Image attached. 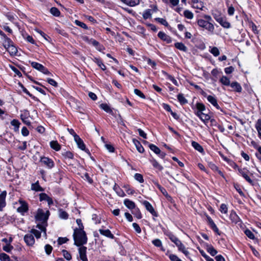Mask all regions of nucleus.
Segmentation results:
<instances>
[{
  "label": "nucleus",
  "instance_id": "obj_20",
  "mask_svg": "<svg viewBox=\"0 0 261 261\" xmlns=\"http://www.w3.org/2000/svg\"><path fill=\"white\" fill-rule=\"evenodd\" d=\"M99 232L101 235L104 236L106 237L112 239L114 238V235L111 233L109 229H99Z\"/></svg>",
  "mask_w": 261,
  "mask_h": 261
},
{
  "label": "nucleus",
  "instance_id": "obj_59",
  "mask_svg": "<svg viewBox=\"0 0 261 261\" xmlns=\"http://www.w3.org/2000/svg\"><path fill=\"white\" fill-rule=\"evenodd\" d=\"M227 206L225 204H221L220 207V211L222 213L226 214L227 213Z\"/></svg>",
  "mask_w": 261,
  "mask_h": 261
},
{
  "label": "nucleus",
  "instance_id": "obj_55",
  "mask_svg": "<svg viewBox=\"0 0 261 261\" xmlns=\"http://www.w3.org/2000/svg\"><path fill=\"white\" fill-rule=\"evenodd\" d=\"M0 260L1 261H10V258L7 254L2 253L0 254Z\"/></svg>",
  "mask_w": 261,
  "mask_h": 261
},
{
  "label": "nucleus",
  "instance_id": "obj_1",
  "mask_svg": "<svg viewBox=\"0 0 261 261\" xmlns=\"http://www.w3.org/2000/svg\"><path fill=\"white\" fill-rule=\"evenodd\" d=\"M74 244L77 246L84 245L87 243L86 232L82 229H74L73 233Z\"/></svg>",
  "mask_w": 261,
  "mask_h": 261
},
{
  "label": "nucleus",
  "instance_id": "obj_34",
  "mask_svg": "<svg viewBox=\"0 0 261 261\" xmlns=\"http://www.w3.org/2000/svg\"><path fill=\"white\" fill-rule=\"evenodd\" d=\"M192 146L195 149L198 151L199 152L201 153L203 152V149L202 147L198 143L195 141H192Z\"/></svg>",
  "mask_w": 261,
  "mask_h": 261
},
{
  "label": "nucleus",
  "instance_id": "obj_10",
  "mask_svg": "<svg viewBox=\"0 0 261 261\" xmlns=\"http://www.w3.org/2000/svg\"><path fill=\"white\" fill-rule=\"evenodd\" d=\"M24 241L29 246H33L35 243V239L32 233H27L24 236Z\"/></svg>",
  "mask_w": 261,
  "mask_h": 261
},
{
  "label": "nucleus",
  "instance_id": "obj_38",
  "mask_svg": "<svg viewBox=\"0 0 261 261\" xmlns=\"http://www.w3.org/2000/svg\"><path fill=\"white\" fill-rule=\"evenodd\" d=\"M31 66L34 68H35L40 71H41V70H42V69H43L44 66H43L42 64H41L39 63H37L36 62H32L31 63Z\"/></svg>",
  "mask_w": 261,
  "mask_h": 261
},
{
  "label": "nucleus",
  "instance_id": "obj_22",
  "mask_svg": "<svg viewBox=\"0 0 261 261\" xmlns=\"http://www.w3.org/2000/svg\"><path fill=\"white\" fill-rule=\"evenodd\" d=\"M121 1L130 7H135L140 3V0H121Z\"/></svg>",
  "mask_w": 261,
  "mask_h": 261
},
{
  "label": "nucleus",
  "instance_id": "obj_6",
  "mask_svg": "<svg viewBox=\"0 0 261 261\" xmlns=\"http://www.w3.org/2000/svg\"><path fill=\"white\" fill-rule=\"evenodd\" d=\"M4 45L11 55H15L17 54V49L10 39H7V42H4Z\"/></svg>",
  "mask_w": 261,
  "mask_h": 261
},
{
  "label": "nucleus",
  "instance_id": "obj_47",
  "mask_svg": "<svg viewBox=\"0 0 261 261\" xmlns=\"http://www.w3.org/2000/svg\"><path fill=\"white\" fill-rule=\"evenodd\" d=\"M177 99L181 105H184L188 103V100L185 98L182 94H179L177 95Z\"/></svg>",
  "mask_w": 261,
  "mask_h": 261
},
{
  "label": "nucleus",
  "instance_id": "obj_18",
  "mask_svg": "<svg viewBox=\"0 0 261 261\" xmlns=\"http://www.w3.org/2000/svg\"><path fill=\"white\" fill-rule=\"evenodd\" d=\"M164 110H165L167 112L169 113L175 120L179 119V116L175 112L172 111L171 108L168 105L164 103Z\"/></svg>",
  "mask_w": 261,
  "mask_h": 261
},
{
  "label": "nucleus",
  "instance_id": "obj_11",
  "mask_svg": "<svg viewBox=\"0 0 261 261\" xmlns=\"http://www.w3.org/2000/svg\"><path fill=\"white\" fill-rule=\"evenodd\" d=\"M216 20L225 28H229L230 24L228 22L225 18L221 16L215 17Z\"/></svg>",
  "mask_w": 261,
  "mask_h": 261
},
{
  "label": "nucleus",
  "instance_id": "obj_15",
  "mask_svg": "<svg viewBox=\"0 0 261 261\" xmlns=\"http://www.w3.org/2000/svg\"><path fill=\"white\" fill-rule=\"evenodd\" d=\"M157 7L156 6H153L152 9H149L146 10L143 13V17L145 19L149 18L152 14L157 11Z\"/></svg>",
  "mask_w": 261,
  "mask_h": 261
},
{
  "label": "nucleus",
  "instance_id": "obj_43",
  "mask_svg": "<svg viewBox=\"0 0 261 261\" xmlns=\"http://www.w3.org/2000/svg\"><path fill=\"white\" fill-rule=\"evenodd\" d=\"M149 147L150 150L153 151L155 154H159L160 153L161 150L158 147H157L155 145L150 144H149Z\"/></svg>",
  "mask_w": 261,
  "mask_h": 261
},
{
  "label": "nucleus",
  "instance_id": "obj_23",
  "mask_svg": "<svg viewBox=\"0 0 261 261\" xmlns=\"http://www.w3.org/2000/svg\"><path fill=\"white\" fill-rule=\"evenodd\" d=\"M133 142L135 146L136 147L137 150L140 153H143L144 151V149L142 145L141 144L140 142L137 140L134 139L133 140Z\"/></svg>",
  "mask_w": 261,
  "mask_h": 261
},
{
  "label": "nucleus",
  "instance_id": "obj_61",
  "mask_svg": "<svg viewBox=\"0 0 261 261\" xmlns=\"http://www.w3.org/2000/svg\"><path fill=\"white\" fill-rule=\"evenodd\" d=\"M245 233L250 239L253 240L255 238L254 234L249 229L246 230L245 231Z\"/></svg>",
  "mask_w": 261,
  "mask_h": 261
},
{
  "label": "nucleus",
  "instance_id": "obj_49",
  "mask_svg": "<svg viewBox=\"0 0 261 261\" xmlns=\"http://www.w3.org/2000/svg\"><path fill=\"white\" fill-rule=\"evenodd\" d=\"M171 261H182L177 255L173 254L166 253Z\"/></svg>",
  "mask_w": 261,
  "mask_h": 261
},
{
  "label": "nucleus",
  "instance_id": "obj_2",
  "mask_svg": "<svg viewBox=\"0 0 261 261\" xmlns=\"http://www.w3.org/2000/svg\"><path fill=\"white\" fill-rule=\"evenodd\" d=\"M204 19H199L197 20L198 25L202 28L206 29L209 32H213L214 30V26L211 22L212 21V18L211 16L205 15L203 16Z\"/></svg>",
  "mask_w": 261,
  "mask_h": 261
},
{
  "label": "nucleus",
  "instance_id": "obj_13",
  "mask_svg": "<svg viewBox=\"0 0 261 261\" xmlns=\"http://www.w3.org/2000/svg\"><path fill=\"white\" fill-rule=\"evenodd\" d=\"M75 142H76L78 147L82 150L85 151V152L90 153L89 150L86 149L85 145L83 141V140L80 138V137H76L75 139H74Z\"/></svg>",
  "mask_w": 261,
  "mask_h": 261
},
{
  "label": "nucleus",
  "instance_id": "obj_4",
  "mask_svg": "<svg viewBox=\"0 0 261 261\" xmlns=\"http://www.w3.org/2000/svg\"><path fill=\"white\" fill-rule=\"evenodd\" d=\"M234 166L235 168H238L239 174L242 176L248 183L251 185H253V181L250 177V176L253 175L252 173H251L246 168H240L236 164Z\"/></svg>",
  "mask_w": 261,
  "mask_h": 261
},
{
  "label": "nucleus",
  "instance_id": "obj_8",
  "mask_svg": "<svg viewBox=\"0 0 261 261\" xmlns=\"http://www.w3.org/2000/svg\"><path fill=\"white\" fill-rule=\"evenodd\" d=\"M40 161L49 169L53 168L55 166V164L53 160L48 157H41Z\"/></svg>",
  "mask_w": 261,
  "mask_h": 261
},
{
  "label": "nucleus",
  "instance_id": "obj_56",
  "mask_svg": "<svg viewBox=\"0 0 261 261\" xmlns=\"http://www.w3.org/2000/svg\"><path fill=\"white\" fill-rule=\"evenodd\" d=\"M62 253L64 258H66L67 260H70L71 259V255L68 251L66 250H63Z\"/></svg>",
  "mask_w": 261,
  "mask_h": 261
},
{
  "label": "nucleus",
  "instance_id": "obj_62",
  "mask_svg": "<svg viewBox=\"0 0 261 261\" xmlns=\"http://www.w3.org/2000/svg\"><path fill=\"white\" fill-rule=\"evenodd\" d=\"M45 251L47 255H49L53 250V247L50 245L47 244L44 247Z\"/></svg>",
  "mask_w": 261,
  "mask_h": 261
},
{
  "label": "nucleus",
  "instance_id": "obj_33",
  "mask_svg": "<svg viewBox=\"0 0 261 261\" xmlns=\"http://www.w3.org/2000/svg\"><path fill=\"white\" fill-rule=\"evenodd\" d=\"M50 146L56 151H59L61 149V146L57 141H51L50 142Z\"/></svg>",
  "mask_w": 261,
  "mask_h": 261
},
{
  "label": "nucleus",
  "instance_id": "obj_9",
  "mask_svg": "<svg viewBox=\"0 0 261 261\" xmlns=\"http://www.w3.org/2000/svg\"><path fill=\"white\" fill-rule=\"evenodd\" d=\"M19 203L20 205L17 208V211L18 213L23 215L29 210L28 205L25 201L21 199L19 200Z\"/></svg>",
  "mask_w": 261,
  "mask_h": 261
},
{
  "label": "nucleus",
  "instance_id": "obj_19",
  "mask_svg": "<svg viewBox=\"0 0 261 261\" xmlns=\"http://www.w3.org/2000/svg\"><path fill=\"white\" fill-rule=\"evenodd\" d=\"M144 206L146 209L149 211L153 216H157L156 213L154 210L152 205L147 201H144L143 202Z\"/></svg>",
  "mask_w": 261,
  "mask_h": 261
},
{
  "label": "nucleus",
  "instance_id": "obj_37",
  "mask_svg": "<svg viewBox=\"0 0 261 261\" xmlns=\"http://www.w3.org/2000/svg\"><path fill=\"white\" fill-rule=\"evenodd\" d=\"M206 251L212 255L215 256L217 253V251L212 246L207 245L206 247Z\"/></svg>",
  "mask_w": 261,
  "mask_h": 261
},
{
  "label": "nucleus",
  "instance_id": "obj_28",
  "mask_svg": "<svg viewBox=\"0 0 261 261\" xmlns=\"http://www.w3.org/2000/svg\"><path fill=\"white\" fill-rule=\"evenodd\" d=\"M168 237V238L172 242H173L175 245L179 242L180 240L173 234H172L171 232H167L166 233H164Z\"/></svg>",
  "mask_w": 261,
  "mask_h": 261
},
{
  "label": "nucleus",
  "instance_id": "obj_41",
  "mask_svg": "<svg viewBox=\"0 0 261 261\" xmlns=\"http://www.w3.org/2000/svg\"><path fill=\"white\" fill-rule=\"evenodd\" d=\"M27 115H28L27 113H24V114H21L20 115V118L22 120V121H23V122H24L25 124H27L28 125H30L31 123L29 120H27V118H28Z\"/></svg>",
  "mask_w": 261,
  "mask_h": 261
},
{
  "label": "nucleus",
  "instance_id": "obj_57",
  "mask_svg": "<svg viewBox=\"0 0 261 261\" xmlns=\"http://www.w3.org/2000/svg\"><path fill=\"white\" fill-rule=\"evenodd\" d=\"M75 23L77 25H78V26H79V27H81V28H83L84 29H86V30L88 29V27L87 26V25L85 23H84V22H83L82 21H80L79 20H76L75 21Z\"/></svg>",
  "mask_w": 261,
  "mask_h": 261
},
{
  "label": "nucleus",
  "instance_id": "obj_14",
  "mask_svg": "<svg viewBox=\"0 0 261 261\" xmlns=\"http://www.w3.org/2000/svg\"><path fill=\"white\" fill-rule=\"evenodd\" d=\"M207 221L208 225H210V227L213 230V231L216 233L217 234L220 235V231L212 220V219L208 216H206Z\"/></svg>",
  "mask_w": 261,
  "mask_h": 261
},
{
  "label": "nucleus",
  "instance_id": "obj_26",
  "mask_svg": "<svg viewBox=\"0 0 261 261\" xmlns=\"http://www.w3.org/2000/svg\"><path fill=\"white\" fill-rule=\"evenodd\" d=\"M124 204L128 208L133 210L136 208L135 203L129 199H126L124 200Z\"/></svg>",
  "mask_w": 261,
  "mask_h": 261
},
{
  "label": "nucleus",
  "instance_id": "obj_3",
  "mask_svg": "<svg viewBox=\"0 0 261 261\" xmlns=\"http://www.w3.org/2000/svg\"><path fill=\"white\" fill-rule=\"evenodd\" d=\"M49 215L50 212L48 210L39 208L35 215L36 220L40 222V224L46 225Z\"/></svg>",
  "mask_w": 261,
  "mask_h": 261
},
{
  "label": "nucleus",
  "instance_id": "obj_44",
  "mask_svg": "<svg viewBox=\"0 0 261 261\" xmlns=\"http://www.w3.org/2000/svg\"><path fill=\"white\" fill-rule=\"evenodd\" d=\"M99 107L107 113H111L112 112L110 107L107 103H101Z\"/></svg>",
  "mask_w": 261,
  "mask_h": 261
},
{
  "label": "nucleus",
  "instance_id": "obj_24",
  "mask_svg": "<svg viewBox=\"0 0 261 261\" xmlns=\"http://www.w3.org/2000/svg\"><path fill=\"white\" fill-rule=\"evenodd\" d=\"M31 190L36 192L44 191V189L39 185L38 181L31 185Z\"/></svg>",
  "mask_w": 261,
  "mask_h": 261
},
{
  "label": "nucleus",
  "instance_id": "obj_64",
  "mask_svg": "<svg viewBox=\"0 0 261 261\" xmlns=\"http://www.w3.org/2000/svg\"><path fill=\"white\" fill-rule=\"evenodd\" d=\"M92 219L95 224L100 223V220L99 217L96 214H93L92 216Z\"/></svg>",
  "mask_w": 261,
  "mask_h": 261
},
{
  "label": "nucleus",
  "instance_id": "obj_45",
  "mask_svg": "<svg viewBox=\"0 0 261 261\" xmlns=\"http://www.w3.org/2000/svg\"><path fill=\"white\" fill-rule=\"evenodd\" d=\"M184 16L187 19H192L194 17V14L190 10H186L184 12Z\"/></svg>",
  "mask_w": 261,
  "mask_h": 261
},
{
  "label": "nucleus",
  "instance_id": "obj_17",
  "mask_svg": "<svg viewBox=\"0 0 261 261\" xmlns=\"http://www.w3.org/2000/svg\"><path fill=\"white\" fill-rule=\"evenodd\" d=\"M7 195V192L6 191H3L0 194V211H2L3 208L5 207L6 203V197Z\"/></svg>",
  "mask_w": 261,
  "mask_h": 261
},
{
  "label": "nucleus",
  "instance_id": "obj_52",
  "mask_svg": "<svg viewBox=\"0 0 261 261\" xmlns=\"http://www.w3.org/2000/svg\"><path fill=\"white\" fill-rule=\"evenodd\" d=\"M196 109L198 111H204L205 110V107L202 103L197 102L196 104Z\"/></svg>",
  "mask_w": 261,
  "mask_h": 261
},
{
  "label": "nucleus",
  "instance_id": "obj_48",
  "mask_svg": "<svg viewBox=\"0 0 261 261\" xmlns=\"http://www.w3.org/2000/svg\"><path fill=\"white\" fill-rule=\"evenodd\" d=\"M200 120L204 123H206L210 119L211 117L208 114L203 113V114L199 117Z\"/></svg>",
  "mask_w": 261,
  "mask_h": 261
},
{
  "label": "nucleus",
  "instance_id": "obj_58",
  "mask_svg": "<svg viewBox=\"0 0 261 261\" xmlns=\"http://www.w3.org/2000/svg\"><path fill=\"white\" fill-rule=\"evenodd\" d=\"M192 7L195 9L202 10V8L204 7V6L203 3L202 2H199L198 3H196V4H193Z\"/></svg>",
  "mask_w": 261,
  "mask_h": 261
},
{
  "label": "nucleus",
  "instance_id": "obj_27",
  "mask_svg": "<svg viewBox=\"0 0 261 261\" xmlns=\"http://www.w3.org/2000/svg\"><path fill=\"white\" fill-rule=\"evenodd\" d=\"M113 190L116 194L120 197H124L125 195L123 191L117 185L115 184L113 187Z\"/></svg>",
  "mask_w": 261,
  "mask_h": 261
},
{
  "label": "nucleus",
  "instance_id": "obj_51",
  "mask_svg": "<svg viewBox=\"0 0 261 261\" xmlns=\"http://www.w3.org/2000/svg\"><path fill=\"white\" fill-rule=\"evenodd\" d=\"M132 214L134 215L138 219H141L142 218L141 212L137 207H136L135 209L132 210Z\"/></svg>",
  "mask_w": 261,
  "mask_h": 261
},
{
  "label": "nucleus",
  "instance_id": "obj_46",
  "mask_svg": "<svg viewBox=\"0 0 261 261\" xmlns=\"http://www.w3.org/2000/svg\"><path fill=\"white\" fill-rule=\"evenodd\" d=\"M55 30L59 34L62 35L63 36H67V34L66 32L64 31V30L62 29L61 27H60L59 25H57L55 28Z\"/></svg>",
  "mask_w": 261,
  "mask_h": 261
},
{
  "label": "nucleus",
  "instance_id": "obj_21",
  "mask_svg": "<svg viewBox=\"0 0 261 261\" xmlns=\"http://www.w3.org/2000/svg\"><path fill=\"white\" fill-rule=\"evenodd\" d=\"M10 124L12 126H13V130L15 132L18 133L19 132V126L20 125V122L17 119H13L11 122Z\"/></svg>",
  "mask_w": 261,
  "mask_h": 261
},
{
  "label": "nucleus",
  "instance_id": "obj_53",
  "mask_svg": "<svg viewBox=\"0 0 261 261\" xmlns=\"http://www.w3.org/2000/svg\"><path fill=\"white\" fill-rule=\"evenodd\" d=\"M134 178L140 183H143L144 182L143 177L142 175L140 173H136L134 175Z\"/></svg>",
  "mask_w": 261,
  "mask_h": 261
},
{
  "label": "nucleus",
  "instance_id": "obj_39",
  "mask_svg": "<svg viewBox=\"0 0 261 261\" xmlns=\"http://www.w3.org/2000/svg\"><path fill=\"white\" fill-rule=\"evenodd\" d=\"M59 217L62 219L66 220L68 218V214H67V213L65 211L63 210L62 209H60L59 210Z\"/></svg>",
  "mask_w": 261,
  "mask_h": 261
},
{
  "label": "nucleus",
  "instance_id": "obj_42",
  "mask_svg": "<svg viewBox=\"0 0 261 261\" xmlns=\"http://www.w3.org/2000/svg\"><path fill=\"white\" fill-rule=\"evenodd\" d=\"M220 82L224 85L229 86L230 85L229 79L226 76H223L220 80Z\"/></svg>",
  "mask_w": 261,
  "mask_h": 261
},
{
  "label": "nucleus",
  "instance_id": "obj_50",
  "mask_svg": "<svg viewBox=\"0 0 261 261\" xmlns=\"http://www.w3.org/2000/svg\"><path fill=\"white\" fill-rule=\"evenodd\" d=\"M50 12L51 14L55 16H59L60 15V11L56 7H52L50 10Z\"/></svg>",
  "mask_w": 261,
  "mask_h": 261
},
{
  "label": "nucleus",
  "instance_id": "obj_54",
  "mask_svg": "<svg viewBox=\"0 0 261 261\" xmlns=\"http://www.w3.org/2000/svg\"><path fill=\"white\" fill-rule=\"evenodd\" d=\"M176 246L177 247L178 250L181 252L186 249L185 245L181 242L180 241L178 242V243L176 244Z\"/></svg>",
  "mask_w": 261,
  "mask_h": 261
},
{
  "label": "nucleus",
  "instance_id": "obj_25",
  "mask_svg": "<svg viewBox=\"0 0 261 261\" xmlns=\"http://www.w3.org/2000/svg\"><path fill=\"white\" fill-rule=\"evenodd\" d=\"M231 87L233 89V90L237 92H241L242 90V88L241 86L239 83L237 82H232L230 84Z\"/></svg>",
  "mask_w": 261,
  "mask_h": 261
},
{
  "label": "nucleus",
  "instance_id": "obj_29",
  "mask_svg": "<svg viewBox=\"0 0 261 261\" xmlns=\"http://www.w3.org/2000/svg\"><path fill=\"white\" fill-rule=\"evenodd\" d=\"M164 76H165L166 80L172 82L174 85L178 86V83L177 81L173 76L165 72H164Z\"/></svg>",
  "mask_w": 261,
  "mask_h": 261
},
{
  "label": "nucleus",
  "instance_id": "obj_5",
  "mask_svg": "<svg viewBox=\"0 0 261 261\" xmlns=\"http://www.w3.org/2000/svg\"><path fill=\"white\" fill-rule=\"evenodd\" d=\"M46 225L40 224V223H38L36 227L38 228L39 230L32 229L31 230V233L34 234L37 239H38L41 237V233L43 232V235L46 237Z\"/></svg>",
  "mask_w": 261,
  "mask_h": 261
},
{
  "label": "nucleus",
  "instance_id": "obj_35",
  "mask_svg": "<svg viewBox=\"0 0 261 261\" xmlns=\"http://www.w3.org/2000/svg\"><path fill=\"white\" fill-rule=\"evenodd\" d=\"M62 155L64 159H72L73 158V153L69 151H62Z\"/></svg>",
  "mask_w": 261,
  "mask_h": 261
},
{
  "label": "nucleus",
  "instance_id": "obj_30",
  "mask_svg": "<svg viewBox=\"0 0 261 261\" xmlns=\"http://www.w3.org/2000/svg\"><path fill=\"white\" fill-rule=\"evenodd\" d=\"M230 219L233 223H237L240 221V218L236 214V213L232 211L230 214Z\"/></svg>",
  "mask_w": 261,
  "mask_h": 261
},
{
  "label": "nucleus",
  "instance_id": "obj_12",
  "mask_svg": "<svg viewBox=\"0 0 261 261\" xmlns=\"http://www.w3.org/2000/svg\"><path fill=\"white\" fill-rule=\"evenodd\" d=\"M39 200L40 201H46L48 205L50 207L54 203L52 198L49 197L46 193H42L39 194Z\"/></svg>",
  "mask_w": 261,
  "mask_h": 261
},
{
  "label": "nucleus",
  "instance_id": "obj_63",
  "mask_svg": "<svg viewBox=\"0 0 261 261\" xmlns=\"http://www.w3.org/2000/svg\"><path fill=\"white\" fill-rule=\"evenodd\" d=\"M134 93L135 94L139 96L140 97L144 99L145 98V96L144 94L139 89H135L134 90Z\"/></svg>",
  "mask_w": 261,
  "mask_h": 261
},
{
  "label": "nucleus",
  "instance_id": "obj_36",
  "mask_svg": "<svg viewBox=\"0 0 261 261\" xmlns=\"http://www.w3.org/2000/svg\"><path fill=\"white\" fill-rule=\"evenodd\" d=\"M255 127L257 131L258 137L261 140V119L257 120Z\"/></svg>",
  "mask_w": 261,
  "mask_h": 261
},
{
  "label": "nucleus",
  "instance_id": "obj_32",
  "mask_svg": "<svg viewBox=\"0 0 261 261\" xmlns=\"http://www.w3.org/2000/svg\"><path fill=\"white\" fill-rule=\"evenodd\" d=\"M175 47L182 51L186 52L188 50L187 47L182 42H176L174 44Z\"/></svg>",
  "mask_w": 261,
  "mask_h": 261
},
{
  "label": "nucleus",
  "instance_id": "obj_31",
  "mask_svg": "<svg viewBox=\"0 0 261 261\" xmlns=\"http://www.w3.org/2000/svg\"><path fill=\"white\" fill-rule=\"evenodd\" d=\"M93 61L97 64V65L102 70H106V65L103 63L102 61L98 58H94L93 59Z\"/></svg>",
  "mask_w": 261,
  "mask_h": 261
},
{
  "label": "nucleus",
  "instance_id": "obj_16",
  "mask_svg": "<svg viewBox=\"0 0 261 261\" xmlns=\"http://www.w3.org/2000/svg\"><path fill=\"white\" fill-rule=\"evenodd\" d=\"M207 100L217 110H221L220 107L219 106L216 98L212 95L207 96Z\"/></svg>",
  "mask_w": 261,
  "mask_h": 261
},
{
  "label": "nucleus",
  "instance_id": "obj_60",
  "mask_svg": "<svg viewBox=\"0 0 261 261\" xmlns=\"http://www.w3.org/2000/svg\"><path fill=\"white\" fill-rule=\"evenodd\" d=\"M151 162L154 168L159 169L160 170H162V166L157 162L155 160H152Z\"/></svg>",
  "mask_w": 261,
  "mask_h": 261
},
{
  "label": "nucleus",
  "instance_id": "obj_40",
  "mask_svg": "<svg viewBox=\"0 0 261 261\" xmlns=\"http://www.w3.org/2000/svg\"><path fill=\"white\" fill-rule=\"evenodd\" d=\"M209 51L215 57H217L220 54L219 50L217 47H210Z\"/></svg>",
  "mask_w": 261,
  "mask_h": 261
},
{
  "label": "nucleus",
  "instance_id": "obj_7",
  "mask_svg": "<svg viewBox=\"0 0 261 261\" xmlns=\"http://www.w3.org/2000/svg\"><path fill=\"white\" fill-rule=\"evenodd\" d=\"M78 247V252L80 259L82 261H88L87 256V247L83 245Z\"/></svg>",
  "mask_w": 261,
  "mask_h": 261
}]
</instances>
